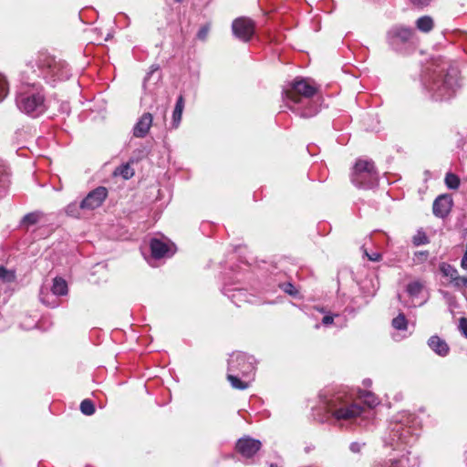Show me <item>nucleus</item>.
<instances>
[{
  "label": "nucleus",
  "mask_w": 467,
  "mask_h": 467,
  "mask_svg": "<svg viewBox=\"0 0 467 467\" xmlns=\"http://www.w3.org/2000/svg\"><path fill=\"white\" fill-rule=\"evenodd\" d=\"M446 353H447V352H441V351H439V352H438V354H439L440 356H441V357H444Z\"/></svg>",
  "instance_id": "09e8293b"
},
{
  "label": "nucleus",
  "mask_w": 467,
  "mask_h": 467,
  "mask_svg": "<svg viewBox=\"0 0 467 467\" xmlns=\"http://www.w3.org/2000/svg\"><path fill=\"white\" fill-rule=\"evenodd\" d=\"M183 108L184 99L183 97L181 95L176 101V105L172 113V126L174 128H177L182 120Z\"/></svg>",
  "instance_id": "f3484780"
},
{
  "label": "nucleus",
  "mask_w": 467,
  "mask_h": 467,
  "mask_svg": "<svg viewBox=\"0 0 467 467\" xmlns=\"http://www.w3.org/2000/svg\"><path fill=\"white\" fill-rule=\"evenodd\" d=\"M80 410L87 416L93 415L95 413V406L90 400H84L80 403Z\"/></svg>",
  "instance_id": "c85d7f7f"
},
{
  "label": "nucleus",
  "mask_w": 467,
  "mask_h": 467,
  "mask_svg": "<svg viewBox=\"0 0 467 467\" xmlns=\"http://www.w3.org/2000/svg\"><path fill=\"white\" fill-rule=\"evenodd\" d=\"M245 359H246V357L244 355H238L235 358V359L233 358V355H232L231 358L229 359V366L231 368H234L235 366L234 363L239 362V365H242L240 369L243 371V373H248L249 371H251L254 368V367L252 366V364H248L246 366L244 363Z\"/></svg>",
  "instance_id": "412c9836"
},
{
  "label": "nucleus",
  "mask_w": 467,
  "mask_h": 467,
  "mask_svg": "<svg viewBox=\"0 0 467 467\" xmlns=\"http://www.w3.org/2000/svg\"><path fill=\"white\" fill-rule=\"evenodd\" d=\"M410 3L417 7H424L430 5L431 0H410Z\"/></svg>",
  "instance_id": "e433bc0d"
},
{
  "label": "nucleus",
  "mask_w": 467,
  "mask_h": 467,
  "mask_svg": "<svg viewBox=\"0 0 467 467\" xmlns=\"http://www.w3.org/2000/svg\"><path fill=\"white\" fill-rule=\"evenodd\" d=\"M363 384L366 386V387H369L371 385V380L369 379H365L363 381Z\"/></svg>",
  "instance_id": "de8ad7c7"
},
{
  "label": "nucleus",
  "mask_w": 467,
  "mask_h": 467,
  "mask_svg": "<svg viewBox=\"0 0 467 467\" xmlns=\"http://www.w3.org/2000/svg\"><path fill=\"white\" fill-rule=\"evenodd\" d=\"M209 31H210V26L209 25H205L203 26H202L198 33H197V37L200 39V40H205L208 34H209Z\"/></svg>",
  "instance_id": "c9c22d12"
},
{
  "label": "nucleus",
  "mask_w": 467,
  "mask_h": 467,
  "mask_svg": "<svg viewBox=\"0 0 467 467\" xmlns=\"http://www.w3.org/2000/svg\"><path fill=\"white\" fill-rule=\"evenodd\" d=\"M232 28L234 36L244 42L249 41L254 33V22L245 17L235 19Z\"/></svg>",
  "instance_id": "0eeeda50"
},
{
  "label": "nucleus",
  "mask_w": 467,
  "mask_h": 467,
  "mask_svg": "<svg viewBox=\"0 0 467 467\" xmlns=\"http://www.w3.org/2000/svg\"><path fill=\"white\" fill-rule=\"evenodd\" d=\"M151 255L156 258H163L165 256H171L173 254L171 248L163 241L153 238L150 244Z\"/></svg>",
  "instance_id": "f8f14e48"
},
{
  "label": "nucleus",
  "mask_w": 467,
  "mask_h": 467,
  "mask_svg": "<svg viewBox=\"0 0 467 467\" xmlns=\"http://www.w3.org/2000/svg\"><path fill=\"white\" fill-rule=\"evenodd\" d=\"M43 217V213L40 212L30 213L24 216L23 223L27 226L34 225L37 223Z\"/></svg>",
  "instance_id": "a878e982"
},
{
  "label": "nucleus",
  "mask_w": 467,
  "mask_h": 467,
  "mask_svg": "<svg viewBox=\"0 0 467 467\" xmlns=\"http://www.w3.org/2000/svg\"><path fill=\"white\" fill-rule=\"evenodd\" d=\"M459 327L462 333L467 337V319L465 317L460 319Z\"/></svg>",
  "instance_id": "58836bf2"
},
{
  "label": "nucleus",
  "mask_w": 467,
  "mask_h": 467,
  "mask_svg": "<svg viewBox=\"0 0 467 467\" xmlns=\"http://www.w3.org/2000/svg\"><path fill=\"white\" fill-rule=\"evenodd\" d=\"M425 85L436 100L449 99L459 87V72L454 67L434 69Z\"/></svg>",
  "instance_id": "f257e3e1"
},
{
  "label": "nucleus",
  "mask_w": 467,
  "mask_h": 467,
  "mask_svg": "<svg viewBox=\"0 0 467 467\" xmlns=\"http://www.w3.org/2000/svg\"><path fill=\"white\" fill-rule=\"evenodd\" d=\"M352 182L358 188L370 189L378 184L379 175L370 161L358 160L351 175Z\"/></svg>",
  "instance_id": "39448f33"
},
{
  "label": "nucleus",
  "mask_w": 467,
  "mask_h": 467,
  "mask_svg": "<svg viewBox=\"0 0 467 467\" xmlns=\"http://www.w3.org/2000/svg\"><path fill=\"white\" fill-rule=\"evenodd\" d=\"M16 271L12 269H7L5 266H0V280L3 283H13L16 281Z\"/></svg>",
  "instance_id": "4be33fe9"
},
{
  "label": "nucleus",
  "mask_w": 467,
  "mask_h": 467,
  "mask_svg": "<svg viewBox=\"0 0 467 467\" xmlns=\"http://www.w3.org/2000/svg\"><path fill=\"white\" fill-rule=\"evenodd\" d=\"M365 254L367 255V257L368 258V260L372 261V262H379L381 260V254L379 253H372V254H368L366 250H365Z\"/></svg>",
  "instance_id": "4c0bfd02"
},
{
  "label": "nucleus",
  "mask_w": 467,
  "mask_h": 467,
  "mask_svg": "<svg viewBox=\"0 0 467 467\" xmlns=\"http://www.w3.org/2000/svg\"><path fill=\"white\" fill-rule=\"evenodd\" d=\"M261 441L249 436L239 439L236 442V451L245 458L253 457L261 448Z\"/></svg>",
  "instance_id": "1a4fd4ad"
},
{
  "label": "nucleus",
  "mask_w": 467,
  "mask_h": 467,
  "mask_svg": "<svg viewBox=\"0 0 467 467\" xmlns=\"http://www.w3.org/2000/svg\"><path fill=\"white\" fill-rule=\"evenodd\" d=\"M400 460H389L388 462H377L371 467H399Z\"/></svg>",
  "instance_id": "72a5a7b5"
},
{
  "label": "nucleus",
  "mask_w": 467,
  "mask_h": 467,
  "mask_svg": "<svg viewBox=\"0 0 467 467\" xmlns=\"http://www.w3.org/2000/svg\"><path fill=\"white\" fill-rule=\"evenodd\" d=\"M363 445H364V443H359L358 441H355L350 444L349 449L352 452L358 453L361 451Z\"/></svg>",
  "instance_id": "ea45409f"
},
{
  "label": "nucleus",
  "mask_w": 467,
  "mask_h": 467,
  "mask_svg": "<svg viewBox=\"0 0 467 467\" xmlns=\"http://www.w3.org/2000/svg\"><path fill=\"white\" fill-rule=\"evenodd\" d=\"M317 88L308 79L296 78L283 92L285 99L294 103L301 102V98L309 99L317 93Z\"/></svg>",
  "instance_id": "423d86ee"
},
{
  "label": "nucleus",
  "mask_w": 467,
  "mask_h": 467,
  "mask_svg": "<svg viewBox=\"0 0 467 467\" xmlns=\"http://www.w3.org/2000/svg\"><path fill=\"white\" fill-rule=\"evenodd\" d=\"M392 327L397 330H406L408 327V321L403 314H400L392 320Z\"/></svg>",
  "instance_id": "cd10ccee"
},
{
  "label": "nucleus",
  "mask_w": 467,
  "mask_h": 467,
  "mask_svg": "<svg viewBox=\"0 0 467 467\" xmlns=\"http://www.w3.org/2000/svg\"><path fill=\"white\" fill-rule=\"evenodd\" d=\"M462 286L467 287V276H460V278L458 279V282L455 285L456 288H461Z\"/></svg>",
  "instance_id": "a19ab883"
},
{
  "label": "nucleus",
  "mask_w": 467,
  "mask_h": 467,
  "mask_svg": "<svg viewBox=\"0 0 467 467\" xmlns=\"http://www.w3.org/2000/svg\"><path fill=\"white\" fill-rule=\"evenodd\" d=\"M415 39L414 29L401 24L392 26L386 34L389 47L398 53H406L414 45Z\"/></svg>",
  "instance_id": "20e7f679"
},
{
  "label": "nucleus",
  "mask_w": 467,
  "mask_h": 467,
  "mask_svg": "<svg viewBox=\"0 0 467 467\" xmlns=\"http://www.w3.org/2000/svg\"><path fill=\"white\" fill-rule=\"evenodd\" d=\"M428 251H419L414 254L413 262L415 264H422L428 259Z\"/></svg>",
  "instance_id": "473e14b6"
},
{
  "label": "nucleus",
  "mask_w": 467,
  "mask_h": 467,
  "mask_svg": "<svg viewBox=\"0 0 467 467\" xmlns=\"http://www.w3.org/2000/svg\"><path fill=\"white\" fill-rule=\"evenodd\" d=\"M51 73L59 80L67 79L68 78L67 66L65 64H48Z\"/></svg>",
  "instance_id": "6ab92c4d"
},
{
  "label": "nucleus",
  "mask_w": 467,
  "mask_h": 467,
  "mask_svg": "<svg viewBox=\"0 0 467 467\" xmlns=\"http://www.w3.org/2000/svg\"><path fill=\"white\" fill-rule=\"evenodd\" d=\"M320 399L327 412L337 420L350 421L360 417L364 412L363 407L341 391L330 397L321 394Z\"/></svg>",
  "instance_id": "f03ea898"
},
{
  "label": "nucleus",
  "mask_w": 467,
  "mask_h": 467,
  "mask_svg": "<svg viewBox=\"0 0 467 467\" xmlns=\"http://www.w3.org/2000/svg\"><path fill=\"white\" fill-rule=\"evenodd\" d=\"M451 206V197L449 194H442L435 199L432 211L435 216L443 218L450 213Z\"/></svg>",
  "instance_id": "9d476101"
},
{
  "label": "nucleus",
  "mask_w": 467,
  "mask_h": 467,
  "mask_svg": "<svg viewBox=\"0 0 467 467\" xmlns=\"http://www.w3.org/2000/svg\"><path fill=\"white\" fill-rule=\"evenodd\" d=\"M114 174L120 175L123 179L128 180L134 175V170L129 163H126L118 167L115 170Z\"/></svg>",
  "instance_id": "b1692460"
},
{
  "label": "nucleus",
  "mask_w": 467,
  "mask_h": 467,
  "mask_svg": "<svg viewBox=\"0 0 467 467\" xmlns=\"http://www.w3.org/2000/svg\"><path fill=\"white\" fill-rule=\"evenodd\" d=\"M7 92H8L7 83H6L4 76H2L0 74V101H2L5 98V96L7 95Z\"/></svg>",
  "instance_id": "f704fd0d"
},
{
  "label": "nucleus",
  "mask_w": 467,
  "mask_h": 467,
  "mask_svg": "<svg viewBox=\"0 0 467 467\" xmlns=\"http://www.w3.org/2000/svg\"><path fill=\"white\" fill-rule=\"evenodd\" d=\"M439 268L442 275L448 277L450 282L455 286L460 278L457 269L448 263H441Z\"/></svg>",
  "instance_id": "ddd939ff"
},
{
  "label": "nucleus",
  "mask_w": 467,
  "mask_h": 467,
  "mask_svg": "<svg viewBox=\"0 0 467 467\" xmlns=\"http://www.w3.org/2000/svg\"><path fill=\"white\" fill-rule=\"evenodd\" d=\"M285 292H287L290 295H294L296 293L295 288L292 284H287L286 287L285 289Z\"/></svg>",
  "instance_id": "a18cd8bd"
},
{
  "label": "nucleus",
  "mask_w": 467,
  "mask_h": 467,
  "mask_svg": "<svg viewBox=\"0 0 467 467\" xmlns=\"http://www.w3.org/2000/svg\"><path fill=\"white\" fill-rule=\"evenodd\" d=\"M412 243L416 246L426 244H429V238L423 231H418L413 236Z\"/></svg>",
  "instance_id": "2f4dec72"
},
{
  "label": "nucleus",
  "mask_w": 467,
  "mask_h": 467,
  "mask_svg": "<svg viewBox=\"0 0 467 467\" xmlns=\"http://www.w3.org/2000/svg\"><path fill=\"white\" fill-rule=\"evenodd\" d=\"M9 185V173L6 169L0 165V197L4 195Z\"/></svg>",
  "instance_id": "5701e85b"
},
{
  "label": "nucleus",
  "mask_w": 467,
  "mask_h": 467,
  "mask_svg": "<svg viewBox=\"0 0 467 467\" xmlns=\"http://www.w3.org/2000/svg\"><path fill=\"white\" fill-rule=\"evenodd\" d=\"M81 210H83L81 207V202L79 204L77 202H71L66 207L65 212L69 216L79 217Z\"/></svg>",
  "instance_id": "c756f323"
},
{
  "label": "nucleus",
  "mask_w": 467,
  "mask_h": 467,
  "mask_svg": "<svg viewBox=\"0 0 467 467\" xmlns=\"http://www.w3.org/2000/svg\"><path fill=\"white\" fill-rule=\"evenodd\" d=\"M51 291L55 296H66L68 292L67 284L62 277H55L53 279V285Z\"/></svg>",
  "instance_id": "dca6fc26"
},
{
  "label": "nucleus",
  "mask_w": 467,
  "mask_h": 467,
  "mask_svg": "<svg viewBox=\"0 0 467 467\" xmlns=\"http://www.w3.org/2000/svg\"><path fill=\"white\" fill-rule=\"evenodd\" d=\"M409 434H410L409 429L404 428L401 425L396 424L395 428L392 430L390 445L393 446L394 445L393 442L395 441H397V442L400 441L401 443H407L408 442L407 438H408Z\"/></svg>",
  "instance_id": "2eb2a0df"
},
{
  "label": "nucleus",
  "mask_w": 467,
  "mask_h": 467,
  "mask_svg": "<svg viewBox=\"0 0 467 467\" xmlns=\"http://www.w3.org/2000/svg\"><path fill=\"white\" fill-rule=\"evenodd\" d=\"M333 320H334V316H332V315H326L322 318V324L325 325V326H328V325H331L333 323Z\"/></svg>",
  "instance_id": "79ce46f5"
},
{
  "label": "nucleus",
  "mask_w": 467,
  "mask_h": 467,
  "mask_svg": "<svg viewBox=\"0 0 467 467\" xmlns=\"http://www.w3.org/2000/svg\"><path fill=\"white\" fill-rule=\"evenodd\" d=\"M359 397L364 400V402L369 407L374 408L379 404V400L377 397L370 391H360Z\"/></svg>",
  "instance_id": "393cba45"
},
{
  "label": "nucleus",
  "mask_w": 467,
  "mask_h": 467,
  "mask_svg": "<svg viewBox=\"0 0 467 467\" xmlns=\"http://www.w3.org/2000/svg\"><path fill=\"white\" fill-rule=\"evenodd\" d=\"M317 113V109L315 108L313 110H306L305 109L302 113H301V116L304 117V118H310L312 116H314L315 114Z\"/></svg>",
  "instance_id": "37998d69"
},
{
  "label": "nucleus",
  "mask_w": 467,
  "mask_h": 467,
  "mask_svg": "<svg viewBox=\"0 0 467 467\" xmlns=\"http://www.w3.org/2000/svg\"><path fill=\"white\" fill-rule=\"evenodd\" d=\"M18 109L27 115L37 117L46 111L45 96L38 85L23 84L16 96Z\"/></svg>",
  "instance_id": "7ed1b4c3"
},
{
  "label": "nucleus",
  "mask_w": 467,
  "mask_h": 467,
  "mask_svg": "<svg viewBox=\"0 0 467 467\" xmlns=\"http://www.w3.org/2000/svg\"><path fill=\"white\" fill-rule=\"evenodd\" d=\"M444 182L446 186L451 190H456L460 186V178L451 172L446 174Z\"/></svg>",
  "instance_id": "bb28decb"
},
{
  "label": "nucleus",
  "mask_w": 467,
  "mask_h": 467,
  "mask_svg": "<svg viewBox=\"0 0 467 467\" xmlns=\"http://www.w3.org/2000/svg\"><path fill=\"white\" fill-rule=\"evenodd\" d=\"M227 379L230 381L232 387L236 389H245L248 388V384L242 381L238 377L229 374Z\"/></svg>",
  "instance_id": "7c9ffc66"
},
{
  "label": "nucleus",
  "mask_w": 467,
  "mask_h": 467,
  "mask_svg": "<svg viewBox=\"0 0 467 467\" xmlns=\"http://www.w3.org/2000/svg\"><path fill=\"white\" fill-rule=\"evenodd\" d=\"M461 266L467 270V253H464L462 261H461Z\"/></svg>",
  "instance_id": "c03bdc74"
},
{
  "label": "nucleus",
  "mask_w": 467,
  "mask_h": 467,
  "mask_svg": "<svg viewBox=\"0 0 467 467\" xmlns=\"http://www.w3.org/2000/svg\"><path fill=\"white\" fill-rule=\"evenodd\" d=\"M174 1L179 3V2H181L182 0H174Z\"/></svg>",
  "instance_id": "8fccbe9b"
},
{
  "label": "nucleus",
  "mask_w": 467,
  "mask_h": 467,
  "mask_svg": "<svg viewBox=\"0 0 467 467\" xmlns=\"http://www.w3.org/2000/svg\"><path fill=\"white\" fill-rule=\"evenodd\" d=\"M40 300H41L44 304H46V305H48V306L50 305V304H49V302H47V301L45 299L43 291H41V293H40Z\"/></svg>",
  "instance_id": "49530a36"
},
{
  "label": "nucleus",
  "mask_w": 467,
  "mask_h": 467,
  "mask_svg": "<svg viewBox=\"0 0 467 467\" xmlns=\"http://www.w3.org/2000/svg\"><path fill=\"white\" fill-rule=\"evenodd\" d=\"M108 196L106 187L99 186L91 191L86 198L81 201V207L84 210H94L99 207Z\"/></svg>",
  "instance_id": "6e6552de"
},
{
  "label": "nucleus",
  "mask_w": 467,
  "mask_h": 467,
  "mask_svg": "<svg viewBox=\"0 0 467 467\" xmlns=\"http://www.w3.org/2000/svg\"><path fill=\"white\" fill-rule=\"evenodd\" d=\"M428 346L431 350H449L447 343L439 336H431L428 340Z\"/></svg>",
  "instance_id": "aec40b11"
},
{
  "label": "nucleus",
  "mask_w": 467,
  "mask_h": 467,
  "mask_svg": "<svg viewBox=\"0 0 467 467\" xmlns=\"http://www.w3.org/2000/svg\"><path fill=\"white\" fill-rule=\"evenodd\" d=\"M424 289V284L420 280L411 281L407 285L406 291L411 298H418Z\"/></svg>",
  "instance_id": "a211bd4d"
},
{
  "label": "nucleus",
  "mask_w": 467,
  "mask_h": 467,
  "mask_svg": "<svg viewBox=\"0 0 467 467\" xmlns=\"http://www.w3.org/2000/svg\"><path fill=\"white\" fill-rule=\"evenodd\" d=\"M416 28L422 33H430L434 27V20L430 16H422L415 21Z\"/></svg>",
  "instance_id": "4468645a"
},
{
  "label": "nucleus",
  "mask_w": 467,
  "mask_h": 467,
  "mask_svg": "<svg viewBox=\"0 0 467 467\" xmlns=\"http://www.w3.org/2000/svg\"><path fill=\"white\" fill-rule=\"evenodd\" d=\"M152 115L150 113H144L137 121L133 128V135L136 138H144L149 133L152 125Z\"/></svg>",
  "instance_id": "9b49d317"
}]
</instances>
